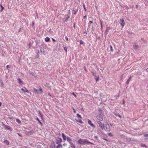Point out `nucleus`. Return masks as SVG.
I'll return each mask as SVG.
<instances>
[{
  "instance_id": "nucleus-32",
  "label": "nucleus",
  "mask_w": 148,
  "mask_h": 148,
  "mask_svg": "<svg viewBox=\"0 0 148 148\" xmlns=\"http://www.w3.org/2000/svg\"><path fill=\"white\" fill-rule=\"evenodd\" d=\"M1 8H2V9L1 10V12L3 11V9L4 7L2 6V5H1Z\"/></svg>"
},
{
  "instance_id": "nucleus-25",
  "label": "nucleus",
  "mask_w": 148,
  "mask_h": 148,
  "mask_svg": "<svg viewBox=\"0 0 148 148\" xmlns=\"http://www.w3.org/2000/svg\"><path fill=\"white\" fill-rule=\"evenodd\" d=\"M110 50L112 52H113V50L112 49V45H110Z\"/></svg>"
},
{
  "instance_id": "nucleus-54",
  "label": "nucleus",
  "mask_w": 148,
  "mask_h": 148,
  "mask_svg": "<svg viewBox=\"0 0 148 148\" xmlns=\"http://www.w3.org/2000/svg\"><path fill=\"white\" fill-rule=\"evenodd\" d=\"M59 139L60 140V141H61H61H62V139H61V138H59Z\"/></svg>"
},
{
  "instance_id": "nucleus-3",
  "label": "nucleus",
  "mask_w": 148,
  "mask_h": 148,
  "mask_svg": "<svg viewBox=\"0 0 148 148\" xmlns=\"http://www.w3.org/2000/svg\"><path fill=\"white\" fill-rule=\"evenodd\" d=\"M39 90L35 88H33V89L36 92V93L38 94H41L42 92V88L40 86H39Z\"/></svg>"
},
{
  "instance_id": "nucleus-37",
  "label": "nucleus",
  "mask_w": 148,
  "mask_h": 148,
  "mask_svg": "<svg viewBox=\"0 0 148 148\" xmlns=\"http://www.w3.org/2000/svg\"><path fill=\"white\" fill-rule=\"evenodd\" d=\"M65 39L66 40H68V37L67 36H65Z\"/></svg>"
},
{
  "instance_id": "nucleus-38",
  "label": "nucleus",
  "mask_w": 148,
  "mask_h": 148,
  "mask_svg": "<svg viewBox=\"0 0 148 148\" xmlns=\"http://www.w3.org/2000/svg\"><path fill=\"white\" fill-rule=\"evenodd\" d=\"M113 113L116 116H118V114H116L115 112H113Z\"/></svg>"
},
{
  "instance_id": "nucleus-43",
  "label": "nucleus",
  "mask_w": 148,
  "mask_h": 148,
  "mask_svg": "<svg viewBox=\"0 0 148 148\" xmlns=\"http://www.w3.org/2000/svg\"><path fill=\"white\" fill-rule=\"evenodd\" d=\"M118 116L120 118H121V116H120V115H119V114H118Z\"/></svg>"
},
{
  "instance_id": "nucleus-12",
  "label": "nucleus",
  "mask_w": 148,
  "mask_h": 148,
  "mask_svg": "<svg viewBox=\"0 0 148 148\" xmlns=\"http://www.w3.org/2000/svg\"><path fill=\"white\" fill-rule=\"evenodd\" d=\"M38 114L39 115V116L40 117L41 119H43V116L41 113L40 112V111H39L38 113Z\"/></svg>"
},
{
  "instance_id": "nucleus-24",
  "label": "nucleus",
  "mask_w": 148,
  "mask_h": 148,
  "mask_svg": "<svg viewBox=\"0 0 148 148\" xmlns=\"http://www.w3.org/2000/svg\"><path fill=\"white\" fill-rule=\"evenodd\" d=\"M141 146L143 147H145L146 148L147 147V146L146 145H145V144H141Z\"/></svg>"
},
{
  "instance_id": "nucleus-59",
  "label": "nucleus",
  "mask_w": 148,
  "mask_h": 148,
  "mask_svg": "<svg viewBox=\"0 0 148 148\" xmlns=\"http://www.w3.org/2000/svg\"><path fill=\"white\" fill-rule=\"evenodd\" d=\"M124 102H123V104H124Z\"/></svg>"
},
{
  "instance_id": "nucleus-5",
  "label": "nucleus",
  "mask_w": 148,
  "mask_h": 148,
  "mask_svg": "<svg viewBox=\"0 0 148 148\" xmlns=\"http://www.w3.org/2000/svg\"><path fill=\"white\" fill-rule=\"evenodd\" d=\"M33 133H34V132L33 130H30L29 131L25 132V134L26 135H32Z\"/></svg>"
},
{
  "instance_id": "nucleus-50",
  "label": "nucleus",
  "mask_w": 148,
  "mask_h": 148,
  "mask_svg": "<svg viewBox=\"0 0 148 148\" xmlns=\"http://www.w3.org/2000/svg\"><path fill=\"white\" fill-rule=\"evenodd\" d=\"M103 139L104 140H106V141H108V140H107V139H105V138H104Z\"/></svg>"
},
{
  "instance_id": "nucleus-52",
  "label": "nucleus",
  "mask_w": 148,
  "mask_h": 148,
  "mask_svg": "<svg viewBox=\"0 0 148 148\" xmlns=\"http://www.w3.org/2000/svg\"><path fill=\"white\" fill-rule=\"evenodd\" d=\"M131 78H132V77L131 76H130L128 79L131 80Z\"/></svg>"
},
{
  "instance_id": "nucleus-11",
  "label": "nucleus",
  "mask_w": 148,
  "mask_h": 148,
  "mask_svg": "<svg viewBox=\"0 0 148 148\" xmlns=\"http://www.w3.org/2000/svg\"><path fill=\"white\" fill-rule=\"evenodd\" d=\"M21 90L24 92H28V90L27 89L25 88H21Z\"/></svg>"
},
{
  "instance_id": "nucleus-21",
  "label": "nucleus",
  "mask_w": 148,
  "mask_h": 148,
  "mask_svg": "<svg viewBox=\"0 0 148 148\" xmlns=\"http://www.w3.org/2000/svg\"><path fill=\"white\" fill-rule=\"evenodd\" d=\"M66 138L67 141L69 142V143L71 142V139L69 137H67Z\"/></svg>"
},
{
  "instance_id": "nucleus-14",
  "label": "nucleus",
  "mask_w": 148,
  "mask_h": 148,
  "mask_svg": "<svg viewBox=\"0 0 148 148\" xmlns=\"http://www.w3.org/2000/svg\"><path fill=\"white\" fill-rule=\"evenodd\" d=\"M73 13L74 14H75L76 13H77V11H78V9L77 8H75V9H73Z\"/></svg>"
},
{
  "instance_id": "nucleus-41",
  "label": "nucleus",
  "mask_w": 148,
  "mask_h": 148,
  "mask_svg": "<svg viewBox=\"0 0 148 148\" xmlns=\"http://www.w3.org/2000/svg\"><path fill=\"white\" fill-rule=\"evenodd\" d=\"M83 7H84V10L86 11V8L85 7V5H83Z\"/></svg>"
},
{
  "instance_id": "nucleus-9",
  "label": "nucleus",
  "mask_w": 148,
  "mask_h": 148,
  "mask_svg": "<svg viewBox=\"0 0 148 148\" xmlns=\"http://www.w3.org/2000/svg\"><path fill=\"white\" fill-rule=\"evenodd\" d=\"M17 79L18 81V83L20 85H22L24 84V83L23 82L20 78H18Z\"/></svg>"
},
{
  "instance_id": "nucleus-7",
  "label": "nucleus",
  "mask_w": 148,
  "mask_h": 148,
  "mask_svg": "<svg viewBox=\"0 0 148 148\" xmlns=\"http://www.w3.org/2000/svg\"><path fill=\"white\" fill-rule=\"evenodd\" d=\"M119 23L121 24V25L122 27L123 28L124 25H125V22L124 20L123 19H120V21L119 22Z\"/></svg>"
},
{
  "instance_id": "nucleus-48",
  "label": "nucleus",
  "mask_w": 148,
  "mask_h": 148,
  "mask_svg": "<svg viewBox=\"0 0 148 148\" xmlns=\"http://www.w3.org/2000/svg\"><path fill=\"white\" fill-rule=\"evenodd\" d=\"M9 67V66L8 65L6 66V68L7 69H8Z\"/></svg>"
},
{
  "instance_id": "nucleus-42",
  "label": "nucleus",
  "mask_w": 148,
  "mask_h": 148,
  "mask_svg": "<svg viewBox=\"0 0 148 148\" xmlns=\"http://www.w3.org/2000/svg\"><path fill=\"white\" fill-rule=\"evenodd\" d=\"M101 28L102 29V27H103V25H102V23H101Z\"/></svg>"
},
{
  "instance_id": "nucleus-15",
  "label": "nucleus",
  "mask_w": 148,
  "mask_h": 148,
  "mask_svg": "<svg viewBox=\"0 0 148 148\" xmlns=\"http://www.w3.org/2000/svg\"><path fill=\"white\" fill-rule=\"evenodd\" d=\"M50 40V39L49 37H47L45 38V40L46 42H49Z\"/></svg>"
},
{
  "instance_id": "nucleus-31",
  "label": "nucleus",
  "mask_w": 148,
  "mask_h": 148,
  "mask_svg": "<svg viewBox=\"0 0 148 148\" xmlns=\"http://www.w3.org/2000/svg\"><path fill=\"white\" fill-rule=\"evenodd\" d=\"M70 17L69 15H68L67 17H66V21Z\"/></svg>"
},
{
  "instance_id": "nucleus-34",
  "label": "nucleus",
  "mask_w": 148,
  "mask_h": 148,
  "mask_svg": "<svg viewBox=\"0 0 148 148\" xmlns=\"http://www.w3.org/2000/svg\"><path fill=\"white\" fill-rule=\"evenodd\" d=\"M72 109H73V112H74L75 113H76V111H75V109L73 107V108H72Z\"/></svg>"
},
{
  "instance_id": "nucleus-46",
  "label": "nucleus",
  "mask_w": 148,
  "mask_h": 148,
  "mask_svg": "<svg viewBox=\"0 0 148 148\" xmlns=\"http://www.w3.org/2000/svg\"><path fill=\"white\" fill-rule=\"evenodd\" d=\"M52 39L53 41L55 42L56 41V40L54 39H53V38H52Z\"/></svg>"
},
{
  "instance_id": "nucleus-8",
  "label": "nucleus",
  "mask_w": 148,
  "mask_h": 148,
  "mask_svg": "<svg viewBox=\"0 0 148 148\" xmlns=\"http://www.w3.org/2000/svg\"><path fill=\"white\" fill-rule=\"evenodd\" d=\"M88 124L92 127H95V126L94 125V124L92 123L91 121L89 119L88 120Z\"/></svg>"
},
{
  "instance_id": "nucleus-16",
  "label": "nucleus",
  "mask_w": 148,
  "mask_h": 148,
  "mask_svg": "<svg viewBox=\"0 0 148 148\" xmlns=\"http://www.w3.org/2000/svg\"><path fill=\"white\" fill-rule=\"evenodd\" d=\"M99 76H95V79L96 80V82H97L98 81V80H99Z\"/></svg>"
},
{
  "instance_id": "nucleus-18",
  "label": "nucleus",
  "mask_w": 148,
  "mask_h": 148,
  "mask_svg": "<svg viewBox=\"0 0 148 148\" xmlns=\"http://www.w3.org/2000/svg\"><path fill=\"white\" fill-rule=\"evenodd\" d=\"M139 46L138 45H133V47L135 49H137L138 47Z\"/></svg>"
},
{
  "instance_id": "nucleus-45",
  "label": "nucleus",
  "mask_w": 148,
  "mask_h": 148,
  "mask_svg": "<svg viewBox=\"0 0 148 148\" xmlns=\"http://www.w3.org/2000/svg\"><path fill=\"white\" fill-rule=\"evenodd\" d=\"M73 27H74V28H75V23H73Z\"/></svg>"
},
{
  "instance_id": "nucleus-60",
  "label": "nucleus",
  "mask_w": 148,
  "mask_h": 148,
  "mask_svg": "<svg viewBox=\"0 0 148 148\" xmlns=\"http://www.w3.org/2000/svg\"><path fill=\"white\" fill-rule=\"evenodd\" d=\"M86 68H85V70H86Z\"/></svg>"
},
{
  "instance_id": "nucleus-36",
  "label": "nucleus",
  "mask_w": 148,
  "mask_h": 148,
  "mask_svg": "<svg viewBox=\"0 0 148 148\" xmlns=\"http://www.w3.org/2000/svg\"><path fill=\"white\" fill-rule=\"evenodd\" d=\"M108 135L110 136H112V134L110 133H109Z\"/></svg>"
},
{
  "instance_id": "nucleus-2",
  "label": "nucleus",
  "mask_w": 148,
  "mask_h": 148,
  "mask_svg": "<svg viewBox=\"0 0 148 148\" xmlns=\"http://www.w3.org/2000/svg\"><path fill=\"white\" fill-rule=\"evenodd\" d=\"M110 126L112 127V125L111 124L109 125L108 124H106L104 125L103 130H104L107 132H109L110 131Z\"/></svg>"
},
{
  "instance_id": "nucleus-53",
  "label": "nucleus",
  "mask_w": 148,
  "mask_h": 148,
  "mask_svg": "<svg viewBox=\"0 0 148 148\" xmlns=\"http://www.w3.org/2000/svg\"><path fill=\"white\" fill-rule=\"evenodd\" d=\"M2 105L1 102H0V106Z\"/></svg>"
},
{
  "instance_id": "nucleus-13",
  "label": "nucleus",
  "mask_w": 148,
  "mask_h": 148,
  "mask_svg": "<svg viewBox=\"0 0 148 148\" xmlns=\"http://www.w3.org/2000/svg\"><path fill=\"white\" fill-rule=\"evenodd\" d=\"M71 146L72 148H76L75 147V145L73 144V143L72 142H70L69 143Z\"/></svg>"
},
{
  "instance_id": "nucleus-20",
  "label": "nucleus",
  "mask_w": 148,
  "mask_h": 148,
  "mask_svg": "<svg viewBox=\"0 0 148 148\" xmlns=\"http://www.w3.org/2000/svg\"><path fill=\"white\" fill-rule=\"evenodd\" d=\"M36 119L38 121V122H39V123H40V125H42V123L40 121L39 119L38 118H37Z\"/></svg>"
},
{
  "instance_id": "nucleus-22",
  "label": "nucleus",
  "mask_w": 148,
  "mask_h": 148,
  "mask_svg": "<svg viewBox=\"0 0 148 148\" xmlns=\"http://www.w3.org/2000/svg\"><path fill=\"white\" fill-rule=\"evenodd\" d=\"M16 121L18 123L20 124L21 123V121L19 119H16Z\"/></svg>"
},
{
  "instance_id": "nucleus-35",
  "label": "nucleus",
  "mask_w": 148,
  "mask_h": 148,
  "mask_svg": "<svg viewBox=\"0 0 148 148\" xmlns=\"http://www.w3.org/2000/svg\"><path fill=\"white\" fill-rule=\"evenodd\" d=\"M110 29V28L109 27H107L106 30V31L108 32V31Z\"/></svg>"
},
{
  "instance_id": "nucleus-29",
  "label": "nucleus",
  "mask_w": 148,
  "mask_h": 148,
  "mask_svg": "<svg viewBox=\"0 0 148 148\" xmlns=\"http://www.w3.org/2000/svg\"><path fill=\"white\" fill-rule=\"evenodd\" d=\"M130 79H128L127 80V82H126V83H127V84H129V83L130 82Z\"/></svg>"
},
{
  "instance_id": "nucleus-33",
  "label": "nucleus",
  "mask_w": 148,
  "mask_h": 148,
  "mask_svg": "<svg viewBox=\"0 0 148 148\" xmlns=\"http://www.w3.org/2000/svg\"><path fill=\"white\" fill-rule=\"evenodd\" d=\"M79 43L80 44H82L83 43V42L82 40H80Z\"/></svg>"
},
{
  "instance_id": "nucleus-51",
  "label": "nucleus",
  "mask_w": 148,
  "mask_h": 148,
  "mask_svg": "<svg viewBox=\"0 0 148 148\" xmlns=\"http://www.w3.org/2000/svg\"><path fill=\"white\" fill-rule=\"evenodd\" d=\"M89 23H90V24H91V23H92V21H89Z\"/></svg>"
},
{
  "instance_id": "nucleus-6",
  "label": "nucleus",
  "mask_w": 148,
  "mask_h": 148,
  "mask_svg": "<svg viewBox=\"0 0 148 148\" xmlns=\"http://www.w3.org/2000/svg\"><path fill=\"white\" fill-rule=\"evenodd\" d=\"M97 123L99 125V126L103 130L104 124H103L100 121H98Z\"/></svg>"
},
{
  "instance_id": "nucleus-30",
  "label": "nucleus",
  "mask_w": 148,
  "mask_h": 148,
  "mask_svg": "<svg viewBox=\"0 0 148 148\" xmlns=\"http://www.w3.org/2000/svg\"><path fill=\"white\" fill-rule=\"evenodd\" d=\"M71 94L73 95V96H75V97H77V96L75 94V93L74 92H73L71 93Z\"/></svg>"
},
{
  "instance_id": "nucleus-4",
  "label": "nucleus",
  "mask_w": 148,
  "mask_h": 148,
  "mask_svg": "<svg viewBox=\"0 0 148 148\" xmlns=\"http://www.w3.org/2000/svg\"><path fill=\"white\" fill-rule=\"evenodd\" d=\"M97 119L99 120L102 121L103 120V116L101 114H100L99 115L96 116Z\"/></svg>"
},
{
  "instance_id": "nucleus-49",
  "label": "nucleus",
  "mask_w": 148,
  "mask_h": 148,
  "mask_svg": "<svg viewBox=\"0 0 148 148\" xmlns=\"http://www.w3.org/2000/svg\"><path fill=\"white\" fill-rule=\"evenodd\" d=\"M48 95L49 96H50V97H51V95L49 93H48Z\"/></svg>"
},
{
  "instance_id": "nucleus-56",
  "label": "nucleus",
  "mask_w": 148,
  "mask_h": 148,
  "mask_svg": "<svg viewBox=\"0 0 148 148\" xmlns=\"http://www.w3.org/2000/svg\"><path fill=\"white\" fill-rule=\"evenodd\" d=\"M84 34H87L86 33V32H84Z\"/></svg>"
},
{
  "instance_id": "nucleus-58",
  "label": "nucleus",
  "mask_w": 148,
  "mask_h": 148,
  "mask_svg": "<svg viewBox=\"0 0 148 148\" xmlns=\"http://www.w3.org/2000/svg\"><path fill=\"white\" fill-rule=\"evenodd\" d=\"M147 71H148V68H147Z\"/></svg>"
},
{
  "instance_id": "nucleus-28",
  "label": "nucleus",
  "mask_w": 148,
  "mask_h": 148,
  "mask_svg": "<svg viewBox=\"0 0 148 148\" xmlns=\"http://www.w3.org/2000/svg\"><path fill=\"white\" fill-rule=\"evenodd\" d=\"M64 50L66 51V53H67V48L66 47H64Z\"/></svg>"
},
{
  "instance_id": "nucleus-19",
  "label": "nucleus",
  "mask_w": 148,
  "mask_h": 148,
  "mask_svg": "<svg viewBox=\"0 0 148 148\" xmlns=\"http://www.w3.org/2000/svg\"><path fill=\"white\" fill-rule=\"evenodd\" d=\"M56 148H62V146L61 145L59 144L57 146Z\"/></svg>"
},
{
  "instance_id": "nucleus-55",
  "label": "nucleus",
  "mask_w": 148,
  "mask_h": 148,
  "mask_svg": "<svg viewBox=\"0 0 148 148\" xmlns=\"http://www.w3.org/2000/svg\"><path fill=\"white\" fill-rule=\"evenodd\" d=\"M86 17V16H84V18H85Z\"/></svg>"
},
{
  "instance_id": "nucleus-40",
  "label": "nucleus",
  "mask_w": 148,
  "mask_h": 148,
  "mask_svg": "<svg viewBox=\"0 0 148 148\" xmlns=\"http://www.w3.org/2000/svg\"><path fill=\"white\" fill-rule=\"evenodd\" d=\"M36 17L37 18H38V14H37V13H36Z\"/></svg>"
},
{
  "instance_id": "nucleus-44",
  "label": "nucleus",
  "mask_w": 148,
  "mask_h": 148,
  "mask_svg": "<svg viewBox=\"0 0 148 148\" xmlns=\"http://www.w3.org/2000/svg\"><path fill=\"white\" fill-rule=\"evenodd\" d=\"M18 134L21 137H22V136L19 133H18Z\"/></svg>"
},
{
  "instance_id": "nucleus-23",
  "label": "nucleus",
  "mask_w": 148,
  "mask_h": 148,
  "mask_svg": "<svg viewBox=\"0 0 148 148\" xmlns=\"http://www.w3.org/2000/svg\"><path fill=\"white\" fill-rule=\"evenodd\" d=\"M144 136L145 137V139H148V134H145L144 135Z\"/></svg>"
},
{
  "instance_id": "nucleus-1",
  "label": "nucleus",
  "mask_w": 148,
  "mask_h": 148,
  "mask_svg": "<svg viewBox=\"0 0 148 148\" xmlns=\"http://www.w3.org/2000/svg\"><path fill=\"white\" fill-rule=\"evenodd\" d=\"M77 143L81 145H85L88 143L93 144L92 143L90 142L87 139H80L78 140Z\"/></svg>"
},
{
  "instance_id": "nucleus-17",
  "label": "nucleus",
  "mask_w": 148,
  "mask_h": 148,
  "mask_svg": "<svg viewBox=\"0 0 148 148\" xmlns=\"http://www.w3.org/2000/svg\"><path fill=\"white\" fill-rule=\"evenodd\" d=\"M4 142L7 145L9 144V142L7 140H5L4 141Z\"/></svg>"
},
{
  "instance_id": "nucleus-27",
  "label": "nucleus",
  "mask_w": 148,
  "mask_h": 148,
  "mask_svg": "<svg viewBox=\"0 0 148 148\" xmlns=\"http://www.w3.org/2000/svg\"><path fill=\"white\" fill-rule=\"evenodd\" d=\"M77 121L81 123H83L82 121L81 120H77Z\"/></svg>"
},
{
  "instance_id": "nucleus-47",
  "label": "nucleus",
  "mask_w": 148,
  "mask_h": 148,
  "mask_svg": "<svg viewBox=\"0 0 148 148\" xmlns=\"http://www.w3.org/2000/svg\"><path fill=\"white\" fill-rule=\"evenodd\" d=\"M92 75L93 76H95V74L94 73H93V72H92Z\"/></svg>"
},
{
  "instance_id": "nucleus-26",
  "label": "nucleus",
  "mask_w": 148,
  "mask_h": 148,
  "mask_svg": "<svg viewBox=\"0 0 148 148\" xmlns=\"http://www.w3.org/2000/svg\"><path fill=\"white\" fill-rule=\"evenodd\" d=\"M77 116L78 118H80V119H82V117L79 114H77Z\"/></svg>"
},
{
  "instance_id": "nucleus-39",
  "label": "nucleus",
  "mask_w": 148,
  "mask_h": 148,
  "mask_svg": "<svg viewBox=\"0 0 148 148\" xmlns=\"http://www.w3.org/2000/svg\"><path fill=\"white\" fill-rule=\"evenodd\" d=\"M99 112H101V111H102V110L101 109H100L99 108Z\"/></svg>"
},
{
  "instance_id": "nucleus-10",
  "label": "nucleus",
  "mask_w": 148,
  "mask_h": 148,
  "mask_svg": "<svg viewBox=\"0 0 148 148\" xmlns=\"http://www.w3.org/2000/svg\"><path fill=\"white\" fill-rule=\"evenodd\" d=\"M62 137L63 138V140H66V136L64 134V133H62Z\"/></svg>"
},
{
  "instance_id": "nucleus-57",
  "label": "nucleus",
  "mask_w": 148,
  "mask_h": 148,
  "mask_svg": "<svg viewBox=\"0 0 148 148\" xmlns=\"http://www.w3.org/2000/svg\"><path fill=\"white\" fill-rule=\"evenodd\" d=\"M49 32H51V29H50L49 30Z\"/></svg>"
}]
</instances>
